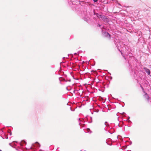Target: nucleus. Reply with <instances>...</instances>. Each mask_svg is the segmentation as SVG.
Instances as JSON below:
<instances>
[{"instance_id": "obj_1", "label": "nucleus", "mask_w": 151, "mask_h": 151, "mask_svg": "<svg viewBox=\"0 0 151 151\" xmlns=\"http://www.w3.org/2000/svg\"><path fill=\"white\" fill-rule=\"evenodd\" d=\"M103 36L104 37H107L109 38H110V34L107 32H103Z\"/></svg>"}, {"instance_id": "obj_2", "label": "nucleus", "mask_w": 151, "mask_h": 151, "mask_svg": "<svg viewBox=\"0 0 151 151\" xmlns=\"http://www.w3.org/2000/svg\"><path fill=\"white\" fill-rule=\"evenodd\" d=\"M96 15L97 17L100 19L102 20L103 18L104 17V16L102 15L99 14L98 13H96Z\"/></svg>"}, {"instance_id": "obj_3", "label": "nucleus", "mask_w": 151, "mask_h": 151, "mask_svg": "<svg viewBox=\"0 0 151 151\" xmlns=\"http://www.w3.org/2000/svg\"><path fill=\"white\" fill-rule=\"evenodd\" d=\"M102 20H103L104 22H108L109 21L108 19L105 16Z\"/></svg>"}, {"instance_id": "obj_4", "label": "nucleus", "mask_w": 151, "mask_h": 151, "mask_svg": "<svg viewBox=\"0 0 151 151\" xmlns=\"http://www.w3.org/2000/svg\"><path fill=\"white\" fill-rule=\"evenodd\" d=\"M144 69L145 70V72L147 73L148 75L150 74V70L149 69L146 68H144Z\"/></svg>"}, {"instance_id": "obj_5", "label": "nucleus", "mask_w": 151, "mask_h": 151, "mask_svg": "<svg viewBox=\"0 0 151 151\" xmlns=\"http://www.w3.org/2000/svg\"><path fill=\"white\" fill-rule=\"evenodd\" d=\"M145 93V96L146 98V99L148 100V99L149 98V97L147 95V93Z\"/></svg>"}, {"instance_id": "obj_6", "label": "nucleus", "mask_w": 151, "mask_h": 151, "mask_svg": "<svg viewBox=\"0 0 151 151\" xmlns=\"http://www.w3.org/2000/svg\"><path fill=\"white\" fill-rule=\"evenodd\" d=\"M93 1L95 2H96L98 0H93Z\"/></svg>"}, {"instance_id": "obj_7", "label": "nucleus", "mask_w": 151, "mask_h": 151, "mask_svg": "<svg viewBox=\"0 0 151 151\" xmlns=\"http://www.w3.org/2000/svg\"><path fill=\"white\" fill-rule=\"evenodd\" d=\"M0 151H1V150H0Z\"/></svg>"}]
</instances>
